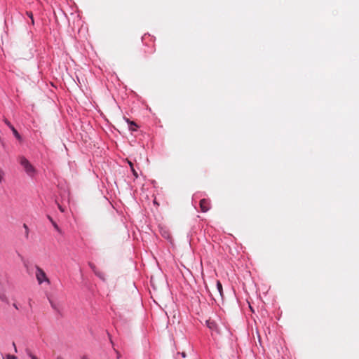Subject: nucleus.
<instances>
[{"instance_id":"obj_1","label":"nucleus","mask_w":359,"mask_h":359,"mask_svg":"<svg viewBox=\"0 0 359 359\" xmlns=\"http://www.w3.org/2000/svg\"><path fill=\"white\" fill-rule=\"evenodd\" d=\"M19 163L28 176L33 177L36 175V170L25 156L19 157Z\"/></svg>"},{"instance_id":"obj_2","label":"nucleus","mask_w":359,"mask_h":359,"mask_svg":"<svg viewBox=\"0 0 359 359\" xmlns=\"http://www.w3.org/2000/svg\"><path fill=\"white\" fill-rule=\"evenodd\" d=\"M35 276L39 285H41L43 283H46L48 285H50V280L47 277L45 271L38 266H36Z\"/></svg>"},{"instance_id":"obj_3","label":"nucleus","mask_w":359,"mask_h":359,"mask_svg":"<svg viewBox=\"0 0 359 359\" xmlns=\"http://www.w3.org/2000/svg\"><path fill=\"white\" fill-rule=\"evenodd\" d=\"M200 207L203 212L208 211L210 208V204L208 200L201 199L200 201Z\"/></svg>"},{"instance_id":"obj_4","label":"nucleus","mask_w":359,"mask_h":359,"mask_svg":"<svg viewBox=\"0 0 359 359\" xmlns=\"http://www.w3.org/2000/svg\"><path fill=\"white\" fill-rule=\"evenodd\" d=\"M206 324L210 330L216 332H219L217 324L214 320H212L210 319L208 320H206Z\"/></svg>"},{"instance_id":"obj_5","label":"nucleus","mask_w":359,"mask_h":359,"mask_svg":"<svg viewBox=\"0 0 359 359\" xmlns=\"http://www.w3.org/2000/svg\"><path fill=\"white\" fill-rule=\"evenodd\" d=\"M126 121L128 123V128L130 130L135 131L137 130V126L134 121H131L128 118H126Z\"/></svg>"},{"instance_id":"obj_6","label":"nucleus","mask_w":359,"mask_h":359,"mask_svg":"<svg viewBox=\"0 0 359 359\" xmlns=\"http://www.w3.org/2000/svg\"><path fill=\"white\" fill-rule=\"evenodd\" d=\"M51 307L57 312L60 311V306L59 304L54 302L53 300L49 299Z\"/></svg>"},{"instance_id":"obj_7","label":"nucleus","mask_w":359,"mask_h":359,"mask_svg":"<svg viewBox=\"0 0 359 359\" xmlns=\"http://www.w3.org/2000/svg\"><path fill=\"white\" fill-rule=\"evenodd\" d=\"M216 287L218 292L219 293V295L222 297H223V289H222V285L219 280H217L216 282Z\"/></svg>"},{"instance_id":"obj_8","label":"nucleus","mask_w":359,"mask_h":359,"mask_svg":"<svg viewBox=\"0 0 359 359\" xmlns=\"http://www.w3.org/2000/svg\"><path fill=\"white\" fill-rule=\"evenodd\" d=\"M47 217H48V219H49V221L51 222V224H53V227L55 228V229L56 231H60V228H59L58 225H57V224H56V222L53 219V218H52L50 216H49V215H48V216H47Z\"/></svg>"},{"instance_id":"obj_9","label":"nucleus","mask_w":359,"mask_h":359,"mask_svg":"<svg viewBox=\"0 0 359 359\" xmlns=\"http://www.w3.org/2000/svg\"><path fill=\"white\" fill-rule=\"evenodd\" d=\"M11 131L13 132V135L18 139V140H21V136L19 134V133L18 132V130L14 128V127H12V128L11 129Z\"/></svg>"},{"instance_id":"obj_10","label":"nucleus","mask_w":359,"mask_h":359,"mask_svg":"<svg viewBox=\"0 0 359 359\" xmlns=\"http://www.w3.org/2000/svg\"><path fill=\"white\" fill-rule=\"evenodd\" d=\"M95 274L100 279L104 280V273L103 272L98 270Z\"/></svg>"},{"instance_id":"obj_11","label":"nucleus","mask_w":359,"mask_h":359,"mask_svg":"<svg viewBox=\"0 0 359 359\" xmlns=\"http://www.w3.org/2000/svg\"><path fill=\"white\" fill-rule=\"evenodd\" d=\"M88 265H89L90 268L92 269V271H93L94 273H95L96 271H98V269L96 267V266L93 263L89 262Z\"/></svg>"},{"instance_id":"obj_12","label":"nucleus","mask_w":359,"mask_h":359,"mask_svg":"<svg viewBox=\"0 0 359 359\" xmlns=\"http://www.w3.org/2000/svg\"><path fill=\"white\" fill-rule=\"evenodd\" d=\"M4 123H6V125L8 126V128H9L10 129H11V128H12V127H14V126L11 123V122H10L9 121H8L6 118H4Z\"/></svg>"},{"instance_id":"obj_13","label":"nucleus","mask_w":359,"mask_h":359,"mask_svg":"<svg viewBox=\"0 0 359 359\" xmlns=\"http://www.w3.org/2000/svg\"><path fill=\"white\" fill-rule=\"evenodd\" d=\"M4 172L0 169V184L4 182Z\"/></svg>"},{"instance_id":"obj_14","label":"nucleus","mask_w":359,"mask_h":359,"mask_svg":"<svg viewBox=\"0 0 359 359\" xmlns=\"http://www.w3.org/2000/svg\"><path fill=\"white\" fill-rule=\"evenodd\" d=\"M27 15L29 18H31L32 24H34V18H33V14L32 12H27Z\"/></svg>"},{"instance_id":"obj_15","label":"nucleus","mask_w":359,"mask_h":359,"mask_svg":"<svg viewBox=\"0 0 359 359\" xmlns=\"http://www.w3.org/2000/svg\"><path fill=\"white\" fill-rule=\"evenodd\" d=\"M0 299L3 302L6 301V297L4 294H0Z\"/></svg>"},{"instance_id":"obj_16","label":"nucleus","mask_w":359,"mask_h":359,"mask_svg":"<svg viewBox=\"0 0 359 359\" xmlns=\"http://www.w3.org/2000/svg\"><path fill=\"white\" fill-rule=\"evenodd\" d=\"M131 171H132L133 175L137 178L138 177V175L133 167H132Z\"/></svg>"},{"instance_id":"obj_17","label":"nucleus","mask_w":359,"mask_h":359,"mask_svg":"<svg viewBox=\"0 0 359 359\" xmlns=\"http://www.w3.org/2000/svg\"><path fill=\"white\" fill-rule=\"evenodd\" d=\"M6 359H17V358L15 355H7Z\"/></svg>"},{"instance_id":"obj_18","label":"nucleus","mask_w":359,"mask_h":359,"mask_svg":"<svg viewBox=\"0 0 359 359\" xmlns=\"http://www.w3.org/2000/svg\"><path fill=\"white\" fill-rule=\"evenodd\" d=\"M23 227L25 228V229L26 230V233H27V236L28 235V232H29V228L28 226H27V224H24L23 225Z\"/></svg>"},{"instance_id":"obj_19","label":"nucleus","mask_w":359,"mask_h":359,"mask_svg":"<svg viewBox=\"0 0 359 359\" xmlns=\"http://www.w3.org/2000/svg\"><path fill=\"white\" fill-rule=\"evenodd\" d=\"M58 208L62 212L65 211L64 208L60 205H58Z\"/></svg>"},{"instance_id":"obj_20","label":"nucleus","mask_w":359,"mask_h":359,"mask_svg":"<svg viewBox=\"0 0 359 359\" xmlns=\"http://www.w3.org/2000/svg\"><path fill=\"white\" fill-rule=\"evenodd\" d=\"M31 359H38L35 355L30 354Z\"/></svg>"},{"instance_id":"obj_21","label":"nucleus","mask_w":359,"mask_h":359,"mask_svg":"<svg viewBox=\"0 0 359 359\" xmlns=\"http://www.w3.org/2000/svg\"><path fill=\"white\" fill-rule=\"evenodd\" d=\"M13 307H14L15 309H16L17 310H18V309H19V308H18V305H17L16 304H15V303L13 304Z\"/></svg>"},{"instance_id":"obj_22","label":"nucleus","mask_w":359,"mask_h":359,"mask_svg":"<svg viewBox=\"0 0 359 359\" xmlns=\"http://www.w3.org/2000/svg\"><path fill=\"white\" fill-rule=\"evenodd\" d=\"M13 346L14 347L15 351L17 352V348H16V346H15V344L14 342L13 343Z\"/></svg>"},{"instance_id":"obj_23","label":"nucleus","mask_w":359,"mask_h":359,"mask_svg":"<svg viewBox=\"0 0 359 359\" xmlns=\"http://www.w3.org/2000/svg\"><path fill=\"white\" fill-rule=\"evenodd\" d=\"M181 355L183 357V358H185L186 357V353L184 352H182L181 353Z\"/></svg>"},{"instance_id":"obj_24","label":"nucleus","mask_w":359,"mask_h":359,"mask_svg":"<svg viewBox=\"0 0 359 359\" xmlns=\"http://www.w3.org/2000/svg\"><path fill=\"white\" fill-rule=\"evenodd\" d=\"M128 163L130 165V168L132 169V167H133V164L130 161H129Z\"/></svg>"},{"instance_id":"obj_25","label":"nucleus","mask_w":359,"mask_h":359,"mask_svg":"<svg viewBox=\"0 0 359 359\" xmlns=\"http://www.w3.org/2000/svg\"><path fill=\"white\" fill-rule=\"evenodd\" d=\"M57 359H64V358H63L62 357H61V356H58V357L57 358Z\"/></svg>"}]
</instances>
